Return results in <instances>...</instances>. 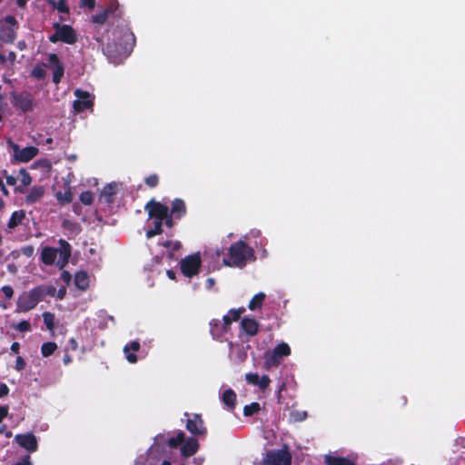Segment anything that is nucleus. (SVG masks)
Returning a JSON list of instances; mask_svg holds the SVG:
<instances>
[{"instance_id":"nucleus-15","label":"nucleus","mask_w":465,"mask_h":465,"mask_svg":"<svg viewBox=\"0 0 465 465\" xmlns=\"http://www.w3.org/2000/svg\"><path fill=\"white\" fill-rule=\"evenodd\" d=\"M48 62L51 66H53V82L54 84H59L64 76V67L61 63L58 55L56 54H50L48 55Z\"/></svg>"},{"instance_id":"nucleus-36","label":"nucleus","mask_w":465,"mask_h":465,"mask_svg":"<svg viewBox=\"0 0 465 465\" xmlns=\"http://www.w3.org/2000/svg\"><path fill=\"white\" fill-rule=\"evenodd\" d=\"M79 200L84 205H91L94 203V194L91 191H84L80 194Z\"/></svg>"},{"instance_id":"nucleus-2","label":"nucleus","mask_w":465,"mask_h":465,"mask_svg":"<svg viewBox=\"0 0 465 465\" xmlns=\"http://www.w3.org/2000/svg\"><path fill=\"white\" fill-rule=\"evenodd\" d=\"M55 292L56 288L51 285H38L29 292H24L17 299L15 312H29L35 309L45 296L54 297Z\"/></svg>"},{"instance_id":"nucleus-20","label":"nucleus","mask_w":465,"mask_h":465,"mask_svg":"<svg viewBox=\"0 0 465 465\" xmlns=\"http://www.w3.org/2000/svg\"><path fill=\"white\" fill-rule=\"evenodd\" d=\"M89 275L86 272L80 271L77 272L74 275V284L76 288H78L81 291H85L89 287Z\"/></svg>"},{"instance_id":"nucleus-3","label":"nucleus","mask_w":465,"mask_h":465,"mask_svg":"<svg viewBox=\"0 0 465 465\" xmlns=\"http://www.w3.org/2000/svg\"><path fill=\"white\" fill-rule=\"evenodd\" d=\"M59 248L45 246L41 252V261L45 265L56 264L59 269H64L72 255V247L64 239L58 241Z\"/></svg>"},{"instance_id":"nucleus-6","label":"nucleus","mask_w":465,"mask_h":465,"mask_svg":"<svg viewBox=\"0 0 465 465\" xmlns=\"http://www.w3.org/2000/svg\"><path fill=\"white\" fill-rule=\"evenodd\" d=\"M228 256V259H223V263L230 267L242 268L249 260H255L253 249L242 240L230 246Z\"/></svg>"},{"instance_id":"nucleus-25","label":"nucleus","mask_w":465,"mask_h":465,"mask_svg":"<svg viewBox=\"0 0 465 465\" xmlns=\"http://www.w3.org/2000/svg\"><path fill=\"white\" fill-rule=\"evenodd\" d=\"M25 217V213L23 210L15 211L11 214V217L8 221L7 226L10 229L15 228L20 223H22L23 220Z\"/></svg>"},{"instance_id":"nucleus-4","label":"nucleus","mask_w":465,"mask_h":465,"mask_svg":"<svg viewBox=\"0 0 465 465\" xmlns=\"http://www.w3.org/2000/svg\"><path fill=\"white\" fill-rule=\"evenodd\" d=\"M123 15L124 12L117 0H108L105 3L104 8H103L99 13L92 15L91 21L94 24L100 25L109 22V25L111 27H114L115 25L114 29H121L122 21L124 20L123 18Z\"/></svg>"},{"instance_id":"nucleus-31","label":"nucleus","mask_w":465,"mask_h":465,"mask_svg":"<svg viewBox=\"0 0 465 465\" xmlns=\"http://www.w3.org/2000/svg\"><path fill=\"white\" fill-rule=\"evenodd\" d=\"M265 365L267 368L278 366L282 359L278 357L273 351L265 354Z\"/></svg>"},{"instance_id":"nucleus-64","label":"nucleus","mask_w":465,"mask_h":465,"mask_svg":"<svg viewBox=\"0 0 465 465\" xmlns=\"http://www.w3.org/2000/svg\"><path fill=\"white\" fill-rule=\"evenodd\" d=\"M63 361L65 365L69 364L72 361V357L69 354H64Z\"/></svg>"},{"instance_id":"nucleus-27","label":"nucleus","mask_w":465,"mask_h":465,"mask_svg":"<svg viewBox=\"0 0 465 465\" xmlns=\"http://www.w3.org/2000/svg\"><path fill=\"white\" fill-rule=\"evenodd\" d=\"M264 299H265V294L263 292H258L249 302L248 308L252 311L261 308L263 303Z\"/></svg>"},{"instance_id":"nucleus-32","label":"nucleus","mask_w":465,"mask_h":465,"mask_svg":"<svg viewBox=\"0 0 465 465\" xmlns=\"http://www.w3.org/2000/svg\"><path fill=\"white\" fill-rule=\"evenodd\" d=\"M261 411L260 403L252 402L249 405H245L243 408V415L245 417H251L253 414H257Z\"/></svg>"},{"instance_id":"nucleus-23","label":"nucleus","mask_w":465,"mask_h":465,"mask_svg":"<svg viewBox=\"0 0 465 465\" xmlns=\"http://www.w3.org/2000/svg\"><path fill=\"white\" fill-rule=\"evenodd\" d=\"M45 193V190L42 186H34L30 193L25 197L27 203H34L40 200Z\"/></svg>"},{"instance_id":"nucleus-5","label":"nucleus","mask_w":465,"mask_h":465,"mask_svg":"<svg viewBox=\"0 0 465 465\" xmlns=\"http://www.w3.org/2000/svg\"><path fill=\"white\" fill-rule=\"evenodd\" d=\"M144 210L148 213V219L153 221V227L146 231V238L151 239L163 232V220L167 217L168 206L155 201L150 200L145 205Z\"/></svg>"},{"instance_id":"nucleus-18","label":"nucleus","mask_w":465,"mask_h":465,"mask_svg":"<svg viewBox=\"0 0 465 465\" xmlns=\"http://www.w3.org/2000/svg\"><path fill=\"white\" fill-rule=\"evenodd\" d=\"M199 450L198 440L193 438H189L184 441L181 447V453L183 457H191L194 455Z\"/></svg>"},{"instance_id":"nucleus-43","label":"nucleus","mask_w":465,"mask_h":465,"mask_svg":"<svg viewBox=\"0 0 465 465\" xmlns=\"http://www.w3.org/2000/svg\"><path fill=\"white\" fill-rule=\"evenodd\" d=\"M25 367H26V362H25V359L22 356L18 355L15 360V371H22L25 369Z\"/></svg>"},{"instance_id":"nucleus-12","label":"nucleus","mask_w":465,"mask_h":465,"mask_svg":"<svg viewBox=\"0 0 465 465\" xmlns=\"http://www.w3.org/2000/svg\"><path fill=\"white\" fill-rule=\"evenodd\" d=\"M74 94L77 97V99L74 101V111L81 113L93 107L94 102L88 92L77 89L75 90Z\"/></svg>"},{"instance_id":"nucleus-55","label":"nucleus","mask_w":465,"mask_h":465,"mask_svg":"<svg viewBox=\"0 0 465 465\" xmlns=\"http://www.w3.org/2000/svg\"><path fill=\"white\" fill-rule=\"evenodd\" d=\"M4 173H5L6 183L8 185H15L16 183V178L13 175H7L6 171H5Z\"/></svg>"},{"instance_id":"nucleus-17","label":"nucleus","mask_w":465,"mask_h":465,"mask_svg":"<svg viewBox=\"0 0 465 465\" xmlns=\"http://www.w3.org/2000/svg\"><path fill=\"white\" fill-rule=\"evenodd\" d=\"M187 208L184 201L180 198H175L172 202V208L169 210V213L173 214L175 219L180 220L185 216Z\"/></svg>"},{"instance_id":"nucleus-52","label":"nucleus","mask_w":465,"mask_h":465,"mask_svg":"<svg viewBox=\"0 0 465 465\" xmlns=\"http://www.w3.org/2000/svg\"><path fill=\"white\" fill-rule=\"evenodd\" d=\"M9 411L8 405H0V423L7 417Z\"/></svg>"},{"instance_id":"nucleus-22","label":"nucleus","mask_w":465,"mask_h":465,"mask_svg":"<svg viewBox=\"0 0 465 465\" xmlns=\"http://www.w3.org/2000/svg\"><path fill=\"white\" fill-rule=\"evenodd\" d=\"M210 333L213 339H220L227 331L222 328V322L218 319H213L210 323Z\"/></svg>"},{"instance_id":"nucleus-8","label":"nucleus","mask_w":465,"mask_h":465,"mask_svg":"<svg viewBox=\"0 0 465 465\" xmlns=\"http://www.w3.org/2000/svg\"><path fill=\"white\" fill-rule=\"evenodd\" d=\"M202 266V258L200 252L187 255L180 262L182 273L189 278L198 274Z\"/></svg>"},{"instance_id":"nucleus-35","label":"nucleus","mask_w":465,"mask_h":465,"mask_svg":"<svg viewBox=\"0 0 465 465\" xmlns=\"http://www.w3.org/2000/svg\"><path fill=\"white\" fill-rule=\"evenodd\" d=\"M54 314L50 312H45L43 313L44 323L45 324L47 330L53 331L54 328Z\"/></svg>"},{"instance_id":"nucleus-26","label":"nucleus","mask_w":465,"mask_h":465,"mask_svg":"<svg viewBox=\"0 0 465 465\" xmlns=\"http://www.w3.org/2000/svg\"><path fill=\"white\" fill-rule=\"evenodd\" d=\"M55 198L62 205L72 203L73 193L71 188L67 187V189L64 192H57L55 193Z\"/></svg>"},{"instance_id":"nucleus-60","label":"nucleus","mask_w":465,"mask_h":465,"mask_svg":"<svg viewBox=\"0 0 465 465\" xmlns=\"http://www.w3.org/2000/svg\"><path fill=\"white\" fill-rule=\"evenodd\" d=\"M66 293V290L64 287L60 288L58 291L55 292V294L58 299L62 300L64 298Z\"/></svg>"},{"instance_id":"nucleus-53","label":"nucleus","mask_w":465,"mask_h":465,"mask_svg":"<svg viewBox=\"0 0 465 465\" xmlns=\"http://www.w3.org/2000/svg\"><path fill=\"white\" fill-rule=\"evenodd\" d=\"M63 227L66 230L74 231L76 228V223L68 220H64L63 222Z\"/></svg>"},{"instance_id":"nucleus-28","label":"nucleus","mask_w":465,"mask_h":465,"mask_svg":"<svg viewBox=\"0 0 465 465\" xmlns=\"http://www.w3.org/2000/svg\"><path fill=\"white\" fill-rule=\"evenodd\" d=\"M116 193V185L109 183L105 185L101 193V195L105 198L107 203H113V197Z\"/></svg>"},{"instance_id":"nucleus-51","label":"nucleus","mask_w":465,"mask_h":465,"mask_svg":"<svg viewBox=\"0 0 465 465\" xmlns=\"http://www.w3.org/2000/svg\"><path fill=\"white\" fill-rule=\"evenodd\" d=\"M32 74L38 78V79H41V78H44L45 77V70L40 68V67H35L32 71Z\"/></svg>"},{"instance_id":"nucleus-58","label":"nucleus","mask_w":465,"mask_h":465,"mask_svg":"<svg viewBox=\"0 0 465 465\" xmlns=\"http://www.w3.org/2000/svg\"><path fill=\"white\" fill-rule=\"evenodd\" d=\"M7 106V103L5 101V97L4 94H0V112H5Z\"/></svg>"},{"instance_id":"nucleus-40","label":"nucleus","mask_w":465,"mask_h":465,"mask_svg":"<svg viewBox=\"0 0 465 465\" xmlns=\"http://www.w3.org/2000/svg\"><path fill=\"white\" fill-rule=\"evenodd\" d=\"M245 312V308L244 307H240L238 309H231L229 311V315L231 316V320H232L233 322H237L241 315Z\"/></svg>"},{"instance_id":"nucleus-7","label":"nucleus","mask_w":465,"mask_h":465,"mask_svg":"<svg viewBox=\"0 0 465 465\" xmlns=\"http://www.w3.org/2000/svg\"><path fill=\"white\" fill-rule=\"evenodd\" d=\"M54 33L48 37L51 43L62 42L67 45H74L77 42V35L71 25L54 23Z\"/></svg>"},{"instance_id":"nucleus-47","label":"nucleus","mask_w":465,"mask_h":465,"mask_svg":"<svg viewBox=\"0 0 465 465\" xmlns=\"http://www.w3.org/2000/svg\"><path fill=\"white\" fill-rule=\"evenodd\" d=\"M174 216L169 213V210L167 211V217L163 220V224L168 228H173L174 226Z\"/></svg>"},{"instance_id":"nucleus-37","label":"nucleus","mask_w":465,"mask_h":465,"mask_svg":"<svg viewBox=\"0 0 465 465\" xmlns=\"http://www.w3.org/2000/svg\"><path fill=\"white\" fill-rule=\"evenodd\" d=\"M14 329L20 332H27L31 331V323L28 321L23 320L14 326Z\"/></svg>"},{"instance_id":"nucleus-21","label":"nucleus","mask_w":465,"mask_h":465,"mask_svg":"<svg viewBox=\"0 0 465 465\" xmlns=\"http://www.w3.org/2000/svg\"><path fill=\"white\" fill-rule=\"evenodd\" d=\"M222 401L228 408V410L232 411L235 408L236 405V393L232 389H227L223 392Z\"/></svg>"},{"instance_id":"nucleus-10","label":"nucleus","mask_w":465,"mask_h":465,"mask_svg":"<svg viewBox=\"0 0 465 465\" xmlns=\"http://www.w3.org/2000/svg\"><path fill=\"white\" fill-rule=\"evenodd\" d=\"M8 144L13 151L14 160L19 163H27L38 154V148L35 146H26L20 148L17 143L8 141Z\"/></svg>"},{"instance_id":"nucleus-38","label":"nucleus","mask_w":465,"mask_h":465,"mask_svg":"<svg viewBox=\"0 0 465 465\" xmlns=\"http://www.w3.org/2000/svg\"><path fill=\"white\" fill-rule=\"evenodd\" d=\"M19 173L21 176V183H23V185H30L32 183V177L30 173L25 168L20 169Z\"/></svg>"},{"instance_id":"nucleus-41","label":"nucleus","mask_w":465,"mask_h":465,"mask_svg":"<svg viewBox=\"0 0 465 465\" xmlns=\"http://www.w3.org/2000/svg\"><path fill=\"white\" fill-rule=\"evenodd\" d=\"M160 244L164 248H172L173 251H178L182 246L180 242H178V241L173 242L170 240H166V241L161 242Z\"/></svg>"},{"instance_id":"nucleus-11","label":"nucleus","mask_w":465,"mask_h":465,"mask_svg":"<svg viewBox=\"0 0 465 465\" xmlns=\"http://www.w3.org/2000/svg\"><path fill=\"white\" fill-rule=\"evenodd\" d=\"M10 97L15 108L21 110L23 113L33 110V97L29 93L11 92Z\"/></svg>"},{"instance_id":"nucleus-24","label":"nucleus","mask_w":465,"mask_h":465,"mask_svg":"<svg viewBox=\"0 0 465 465\" xmlns=\"http://www.w3.org/2000/svg\"><path fill=\"white\" fill-rule=\"evenodd\" d=\"M326 465H355L347 458L326 455L324 458Z\"/></svg>"},{"instance_id":"nucleus-34","label":"nucleus","mask_w":465,"mask_h":465,"mask_svg":"<svg viewBox=\"0 0 465 465\" xmlns=\"http://www.w3.org/2000/svg\"><path fill=\"white\" fill-rule=\"evenodd\" d=\"M47 2L54 8H56L58 10V12L63 13V14L69 13V7H68L65 0H59L58 2H55L54 0H47Z\"/></svg>"},{"instance_id":"nucleus-42","label":"nucleus","mask_w":465,"mask_h":465,"mask_svg":"<svg viewBox=\"0 0 465 465\" xmlns=\"http://www.w3.org/2000/svg\"><path fill=\"white\" fill-rule=\"evenodd\" d=\"M270 383H271L270 377L268 375H262V377H259L257 385L260 387V389L265 390L266 388L269 387Z\"/></svg>"},{"instance_id":"nucleus-49","label":"nucleus","mask_w":465,"mask_h":465,"mask_svg":"<svg viewBox=\"0 0 465 465\" xmlns=\"http://www.w3.org/2000/svg\"><path fill=\"white\" fill-rule=\"evenodd\" d=\"M79 5L80 7H88L89 9H94L95 6V0H80Z\"/></svg>"},{"instance_id":"nucleus-44","label":"nucleus","mask_w":465,"mask_h":465,"mask_svg":"<svg viewBox=\"0 0 465 465\" xmlns=\"http://www.w3.org/2000/svg\"><path fill=\"white\" fill-rule=\"evenodd\" d=\"M259 374L255 372H250L245 375V380L248 383L257 385L259 381Z\"/></svg>"},{"instance_id":"nucleus-13","label":"nucleus","mask_w":465,"mask_h":465,"mask_svg":"<svg viewBox=\"0 0 465 465\" xmlns=\"http://www.w3.org/2000/svg\"><path fill=\"white\" fill-rule=\"evenodd\" d=\"M185 427L194 436H201L206 433V428L200 414H194L192 419H188Z\"/></svg>"},{"instance_id":"nucleus-57","label":"nucleus","mask_w":465,"mask_h":465,"mask_svg":"<svg viewBox=\"0 0 465 465\" xmlns=\"http://www.w3.org/2000/svg\"><path fill=\"white\" fill-rule=\"evenodd\" d=\"M16 464H20V465H33L32 461H31V458L29 455H25L22 458V460L17 462Z\"/></svg>"},{"instance_id":"nucleus-14","label":"nucleus","mask_w":465,"mask_h":465,"mask_svg":"<svg viewBox=\"0 0 465 465\" xmlns=\"http://www.w3.org/2000/svg\"><path fill=\"white\" fill-rule=\"evenodd\" d=\"M16 443L29 452H35L37 450L38 443L33 433L17 434L15 437Z\"/></svg>"},{"instance_id":"nucleus-1","label":"nucleus","mask_w":465,"mask_h":465,"mask_svg":"<svg viewBox=\"0 0 465 465\" xmlns=\"http://www.w3.org/2000/svg\"><path fill=\"white\" fill-rule=\"evenodd\" d=\"M112 35L113 39L108 38L107 43H104V40L99 38L97 41L101 43L103 53L108 60L111 63L118 64L133 51L135 36L126 20L122 21L121 29H113Z\"/></svg>"},{"instance_id":"nucleus-19","label":"nucleus","mask_w":465,"mask_h":465,"mask_svg":"<svg viewBox=\"0 0 465 465\" xmlns=\"http://www.w3.org/2000/svg\"><path fill=\"white\" fill-rule=\"evenodd\" d=\"M140 348L141 345L138 341H133L124 346V351L125 353L126 360L130 363H135L137 361V356L134 352L138 351Z\"/></svg>"},{"instance_id":"nucleus-29","label":"nucleus","mask_w":465,"mask_h":465,"mask_svg":"<svg viewBox=\"0 0 465 465\" xmlns=\"http://www.w3.org/2000/svg\"><path fill=\"white\" fill-rule=\"evenodd\" d=\"M272 351L278 357H280V359L282 360L283 357H287L291 354V348L287 343L282 342V343L278 344L277 346H275L274 349L272 350Z\"/></svg>"},{"instance_id":"nucleus-54","label":"nucleus","mask_w":465,"mask_h":465,"mask_svg":"<svg viewBox=\"0 0 465 465\" xmlns=\"http://www.w3.org/2000/svg\"><path fill=\"white\" fill-rule=\"evenodd\" d=\"M9 393V388L5 383L0 384V398H3Z\"/></svg>"},{"instance_id":"nucleus-48","label":"nucleus","mask_w":465,"mask_h":465,"mask_svg":"<svg viewBox=\"0 0 465 465\" xmlns=\"http://www.w3.org/2000/svg\"><path fill=\"white\" fill-rule=\"evenodd\" d=\"M1 291L7 299H11L14 295V290L10 285H5L1 288Z\"/></svg>"},{"instance_id":"nucleus-16","label":"nucleus","mask_w":465,"mask_h":465,"mask_svg":"<svg viewBox=\"0 0 465 465\" xmlns=\"http://www.w3.org/2000/svg\"><path fill=\"white\" fill-rule=\"evenodd\" d=\"M241 329L249 336H255L259 331V323L255 319L244 317L241 322Z\"/></svg>"},{"instance_id":"nucleus-45","label":"nucleus","mask_w":465,"mask_h":465,"mask_svg":"<svg viewBox=\"0 0 465 465\" xmlns=\"http://www.w3.org/2000/svg\"><path fill=\"white\" fill-rule=\"evenodd\" d=\"M231 319L232 318L229 315V312L223 317L222 328L225 329L227 331L230 330V326H231L232 322H233Z\"/></svg>"},{"instance_id":"nucleus-33","label":"nucleus","mask_w":465,"mask_h":465,"mask_svg":"<svg viewBox=\"0 0 465 465\" xmlns=\"http://www.w3.org/2000/svg\"><path fill=\"white\" fill-rule=\"evenodd\" d=\"M185 440V435L183 431H179L175 437H172L168 440V445L174 449L180 445H183Z\"/></svg>"},{"instance_id":"nucleus-39","label":"nucleus","mask_w":465,"mask_h":465,"mask_svg":"<svg viewBox=\"0 0 465 465\" xmlns=\"http://www.w3.org/2000/svg\"><path fill=\"white\" fill-rule=\"evenodd\" d=\"M144 183L147 186H149L150 188H154L158 185L159 183V177L157 174L153 173V174H151L149 176H147L145 179H144Z\"/></svg>"},{"instance_id":"nucleus-30","label":"nucleus","mask_w":465,"mask_h":465,"mask_svg":"<svg viewBox=\"0 0 465 465\" xmlns=\"http://www.w3.org/2000/svg\"><path fill=\"white\" fill-rule=\"evenodd\" d=\"M57 349V345L54 341L44 342L41 346V353L43 357L51 356Z\"/></svg>"},{"instance_id":"nucleus-46","label":"nucleus","mask_w":465,"mask_h":465,"mask_svg":"<svg viewBox=\"0 0 465 465\" xmlns=\"http://www.w3.org/2000/svg\"><path fill=\"white\" fill-rule=\"evenodd\" d=\"M34 252H35V248L34 246L32 245H25V246H23L21 248V252L23 255L26 256V257H31L33 256L34 254Z\"/></svg>"},{"instance_id":"nucleus-56","label":"nucleus","mask_w":465,"mask_h":465,"mask_svg":"<svg viewBox=\"0 0 465 465\" xmlns=\"http://www.w3.org/2000/svg\"><path fill=\"white\" fill-rule=\"evenodd\" d=\"M61 278L62 280L66 282V283H69L71 279H72V276H71V273L67 271H63L62 273H61Z\"/></svg>"},{"instance_id":"nucleus-50","label":"nucleus","mask_w":465,"mask_h":465,"mask_svg":"<svg viewBox=\"0 0 465 465\" xmlns=\"http://www.w3.org/2000/svg\"><path fill=\"white\" fill-rule=\"evenodd\" d=\"M78 349V342L77 341L74 339V338H71L69 339L68 342H67V345H66V350L69 351H76Z\"/></svg>"},{"instance_id":"nucleus-63","label":"nucleus","mask_w":465,"mask_h":465,"mask_svg":"<svg viewBox=\"0 0 465 465\" xmlns=\"http://www.w3.org/2000/svg\"><path fill=\"white\" fill-rule=\"evenodd\" d=\"M166 274L171 280H175L176 278L175 272L173 270H167Z\"/></svg>"},{"instance_id":"nucleus-59","label":"nucleus","mask_w":465,"mask_h":465,"mask_svg":"<svg viewBox=\"0 0 465 465\" xmlns=\"http://www.w3.org/2000/svg\"><path fill=\"white\" fill-rule=\"evenodd\" d=\"M10 350L12 352L18 354L20 351V343L17 341H14L11 344Z\"/></svg>"},{"instance_id":"nucleus-61","label":"nucleus","mask_w":465,"mask_h":465,"mask_svg":"<svg viewBox=\"0 0 465 465\" xmlns=\"http://www.w3.org/2000/svg\"><path fill=\"white\" fill-rule=\"evenodd\" d=\"M306 417H307V413L305 411L297 412V417H295V420L301 421V420H303Z\"/></svg>"},{"instance_id":"nucleus-62","label":"nucleus","mask_w":465,"mask_h":465,"mask_svg":"<svg viewBox=\"0 0 465 465\" xmlns=\"http://www.w3.org/2000/svg\"><path fill=\"white\" fill-rule=\"evenodd\" d=\"M5 21H6L7 23H9V24H12V25H15V24H16V23H17V22H16V19H15L13 15H7V16L5 17Z\"/></svg>"},{"instance_id":"nucleus-9","label":"nucleus","mask_w":465,"mask_h":465,"mask_svg":"<svg viewBox=\"0 0 465 465\" xmlns=\"http://www.w3.org/2000/svg\"><path fill=\"white\" fill-rule=\"evenodd\" d=\"M263 463L264 465H292V454L286 446L282 450H270Z\"/></svg>"}]
</instances>
